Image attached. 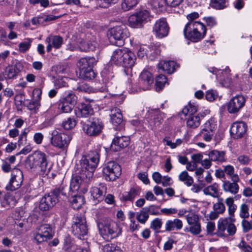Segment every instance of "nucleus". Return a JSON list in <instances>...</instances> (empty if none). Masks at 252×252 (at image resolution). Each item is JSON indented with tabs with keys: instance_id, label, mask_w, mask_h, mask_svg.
Segmentation results:
<instances>
[{
	"instance_id": "obj_50",
	"label": "nucleus",
	"mask_w": 252,
	"mask_h": 252,
	"mask_svg": "<svg viewBox=\"0 0 252 252\" xmlns=\"http://www.w3.org/2000/svg\"><path fill=\"white\" fill-rule=\"evenodd\" d=\"M167 79L164 75H158L156 80V89L157 91H160L166 83Z\"/></svg>"
},
{
	"instance_id": "obj_32",
	"label": "nucleus",
	"mask_w": 252,
	"mask_h": 252,
	"mask_svg": "<svg viewBox=\"0 0 252 252\" xmlns=\"http://www.w3.org/2000/svg\"><path fill=\"white\" fill-rule=\"evenodd\" d=\"M71 195L69 198V201L72 207L75 210L79 209L84 204V198L83 196L75 194Z\"/></svg>"
},
{
	"instance_id": "obj_60",
	"label": "nucleus",
	"mask_w": 252,
	"mask_h": 252,
	"mask_svg": "<svg viewBox=\"0 0 252 252\" xmlns=\"http://www.w3.org/2000/svg\"><path fill=\"white\" fill-rule=\"evenodd\" d=\"M162 224L161 219L156 218L151 223L150 228L155 231L161 228Z\"/></svg>"
},
{
	"instance_id": "obj_24",
	"label": "nucleus",
	"mask_w": 252,
	"mask_h": 252,
	"mask_svg": "<svg viewBox=\"0 0 252 252\" xmlns=\"http://www.w3.org/2000/svg\"><path fill=\"white\" fill-rule=\"evenodd\" d=\"M94 113V110L90 104H82L75 109V114L77 117H88Z\"/></svg>"
},
{
	"instance_id": "obj_37",
	"label": "nucleus",
	"mask_w": 252,
	"mask_h": 252,
	"mask_svg": "<svg viewBox=\"0 0 252 252\" xmlns=\"http://www.w3.org/2000/svg\"><path fill=\"white\" fill-rule=\"evenodd\" d=\"M224 155L225 153L223 151L213 150L209 153V157L212 161L223 162L225 160Z\"/></svg>"
},
{
	"instance_id": "obj_55",
	"label": "nucleus",
	"mask_w": 252,
	"mask_h": 252,
	"mask_svg": "<svg viewBox=\"0 0 252 252\" xmlns=\"http://www.w3.org/2000/svg\"><path fill=\"white\" fill-rule=\"evenodd\" d=\"M82 224H86L84 216L81 214H76L73 218L72 225H81Z\"/></svg>"
},
{
	"instance_id": "obj_29",
	"label": "nucleus",
	"mask_w": 252,
	"mask_h": 252,
	"mask_svg": "<svg viewBox=\"0 0 252 252\" xmlns=\"http://www.w3.org/2000/svg\"><path fill=\"white\" fill-rule=\"evenodd\" d=\"M123 60L124 62L122 65L125 67L131 68L135 64L136 57L132 52L126 49L125 56L123 57Z\"/></svg>"
},
{
	"instance_id": "obj_49",
	"label": "nucleus",
	"mask_w": 252,
	"mask_h": 252,
	"mask_svg": "<svg viewBox=\"0 0 252 252\" xmlns=\"http://www.w3.org/2000/svg\"><path fill=\"white\" fill-rule=\"evenodd\" d=\"M213 209L220 214H223L225 211V206L223 203V199L219 198L218 202L213 205Z\"/></svg>"
},
{
	"instance_id": "obj_26",
	"label": "nucleus",
	"mask_w": 252,
	"mask_h": 252,
	"mask_svg": "<svg viewBox=\"0 0 252 252\" xmlns=\"http://www.w3.org/2000/svg\"><path fill=\"white\" fill-rule=\"evenodd\" d=\"M97 61L94 57H85L80 59L77 63L79 70L87 69L89 67H93Z\"/></svg>"
},
{
	"instance_id": "obj_63",
	"label": "nucleus",
	"mask_w": 252,
	"mask_h": 252,
	"mask_svg": "<svg viewBox=\"0 0 252 252\" xmlns=\"http://www.w3.org/2000/svg\"><path fill=\"white\" fill-rule=\"evenodd\" d=\"M189 231L192 234L197 235L200 233L201 231V226L199 223L191 224L189 228Z\"/></svg>"
},
{
	"instance_id": "obj_28",
	"label": "nucleus",
	"mask_w": 252,
	"mask_h": 252,
	"mask_svg": "<svg viewBox=\"0 0 252 252\" xmlns=\"http://www.w3.org/2000/svg\"><path fill=\"white\" fill-rule=\"evenodd\" d=\"M182 227L183 222L181 220L178 219L168 220L165 224V230L167 231L179 230Z\"/></svg>"
},
{
	"instance_id": "obj_21",
	"label": "nucleus",
	"mask_w": 252,
	"mask_h": 252,
	"mask_svg": "<svg viewBox=\"0 0 252 252\" xmlns=\"http://www.w3.org/2000/svg\"><path fill=\"white\" fill-rule=\"evenodd\" d=\"M45 43L47 44L46 50L50 52L52 48L59 49L63 44V38L59 35H50L45 40Z\"/></svg>"
},
{
	"instance_id": "obj_25",
	"label": "nucleus",
	"mask_w": 252,
	"mask_h": 252,
	"mask_svg": "<svg viewBox=\"0 0 252 252\" xmlns=\"http://www.w3.org/2000/svg\"><path fill=\"white\" fill-rule=\"evenodd\" d=\"M111 122L116 126H121L123 125V116L120 109L113 108L111 109Z\"/></svg>"
},
{
	"instance_id": "obj_10",
	"label": "nucleus",
	"mask_w": 252,
	"mask_h": 252,
	"mask_svg": "<svg viewBox=\"0 0 252 252\" xmlns=\"http://www.w3.org/2000/svg\"><path fill=\"white\" fill-rule=\"evenodd\" d=\"M23 180L22 171L18 168L13 169L11 171L10 177L5 189L7 191H13L19 189L22 186Z\"/></svg>"
},
{
	"instance_id": "obj_15",
	"label": "nucleus",
	"mask_w": 252,
	"mask_h": 252,
	"mask_svg": "<svg viewBox=\"0 0 252 252\" xmlns=\"http://www.w3.org/2000/svg\"><path fill=\"white\" fill-rule=\"evenodd\" d=\"M106 188L104 186L94 187L90 189L91 199L94 204H96L103 200L106 194Z\"/></svg>"
},
{
	"instance_id": "obj_7",
	"label": "nucleus",
	"mask_w": 252,
	"mask_h": 252,
	"mask_svg": "<svg viewBox=\"0 0 252 252\" xmlns=\"http://www.w3.org/2000/svg\"><path fill=\"white\" fill-rule=\"evenodd\" d=\"M151 20V14L146 9L141 10L131 15L128 19V25L132 28H140Z\"/></svg>"
},
{
	"instance_id": "obj_59",
	"label": "nucleus",
	"mask_w": 252,
	"mask_h": 252,
	"mask_svg": "<svg viewBox=\"0 0 252 252\" xmlns=\"http://www.w3.org/2000/svg\"><path fill=\"white\" fill-rule=\"evenodd\" d=\"M103 252H123L120 247L113 244L106 245L103 247Z\"/></svg>"
},
{
	"instance_id": "obj_48",
	"label": "nucleus",
	"mask_w": 252,
	"mask_h": 252,
	"mask_svg": "<svg viewBox=\"0 0 252 252\" xmlns=\"http://www.w3.org/2000/svg\"><path fill=\"white\" fill-rule=\"evenodd\" d=\"M197 107L194 104L189 103L182 110V113L185 116H195V113L197 112Z\"/></svg>"
},
{
	"instance_id": "obj_6",
	"label": "nucleus",
	"mask_w": 252,
	"mask_h": 252,
	"mask_svg": "<svg viewBox=\"0 0 252 252\" xmlns=\"http://www.w3.org/2000/svg\"><path fill=\"white\" fill-rule=\"evenodd\" d=\"M236 232V227L230 218H220L217 223V230L215 234L219 237L233 236Z\"/></svg>"
},
{
	"instance_id": "obj_2",
	"label": "nucleus",
	"mask_w": 252,
	"mask_h": 252,
	"mask_svg": "<svg viewBox=\"0 0 252 252\" xmlns=\"http://www.w3.org/2000/svg\"><path fill=\"white\" fill-rule=\"evenodd\" d=\"M27 168L34 170L39 169L43 174L48 175L52 168L48 161V156L44 153L36 151L27 157L26 161Z\"/></svg>"
},
{
	"instance_id": "obj_8",
	"label": "nucleus",
	"mask_w": 252,
	"mask_h": 252,
	"mask_svg": "<svg viewBox=\"0 0 252 252\" xmlns=\"http://www.w3.org/2000/svg\"><path fill=\"white\" fill-rule=\"evenodd\" d=\"M51 134V144L60 149L66 148L71 139V137L69 135L62 132L60 129L57 128L52 131Z\"/></svg>"
},
{
	"instance_id": "obj_46",
	"label": "nucleus",
	"mask_w": 252,
	"mask_h": 252,
	"mask_svg": "<svg viewBox=\"0 0 252 252\" xmlns=\"http://www.w3.org/2000/svg\"><path fill=\"white\" fill-rule=\"evenodd\" d=\"M214 133H215L211 130L209 131L207 129L202 128L199 133L197 135V136L200 139L208 142L211 140Z\"/></svg>"
},
{
	"instance_id": "obj_5",
	"label": "nucleus",
	"mask_w": 252,
	"mask_h": 252,
	"mask_svg": "<svg viewBox=\"0 0 252 252\" xmlns=\"http://www.w3.org/2000/svg\"><path fill=\"white\" fill-rule=\"evenodd\" d=\"M108 37L110 42L118 46H122L124 40L129 35V32L124 25L116 26L108 31Z\"/></svg>"
},
{
	"instance_id": "obj_64",
	"label": "nucleus",
	"mask_w": 252,
	"mask_h": 252,
	"mask_svg": "<svg viewBox=\"0 0 252 252\" xmlns=\"http://www.w3.org/2000/svg\"><path fill=\"white\" fill-rule=\"evenodd\" d=\"M239 247L244 252H252V247L242 240L238 245Z\"/></svg>"
},
{
	"instance_id": "obj_3",
	"label": "nucleus",
	"mask_w": 252,
	"mask_h": 252,
	"mask_svg": "<svg viewBox=\"0 0 252 252\" xmlns=\"http://www.w3.org/2000/svg\"><path fill=\"white\" fill-rule=\"evenodd\" d=\"M97 225L100 234L104 239L116 238L122 233V229L118 224L111 220L100 219Z\"/></svg>"
},
{
	"instance_id": "obj_43",
	"label": "nucleus",
	"mask_w": 252,
	"mask_h": 252,
	"mask_svg": "<svg viewBox=\"0 0 252 252\" xmlns=\"http://www.w3.org/2000/svg\"><path fill=\"white\" fill-rule=\"evenodd\" d=\"M179 179L180 181L184 182V184L188 187L191 186L193 183V178L189 176L186 171H182L179 174Z\"/></svg>"
},
{
	"instance_id": "obj_31",
	"label": "nucleus",
	"mask_w": 252,
	"mask_h": 252,
	"mask_svg": "<svg viewBox=\"0 0 252 252\" xmlns=\"http://www.w3.org/2000/svg\"><path fill=\"white\" fill-rule=\"evenodd\" d=\"M126 48L117 49L115 50L111 57V62L117 65H122L123 57L125 56Z\"/></svg>"
},
{
	"instance_id": "obj_44",
	"label": "nucleus",
	"mask_w": 252,
	"mask_h": 252,
	"mask_svg": "<svg viewBox=\"0 0 252 252\" xmlns=\"http://www.w3.org/2000/svg\"><path fill=\"white\" fill-rule=\"evenodd\" d=\"M80 76L84 80H91L94 78L95 74L93 70V67H89L87 69L80 71Z\"/></svg>"
},
{
	"instance_id": "obj_42",
	"label": "nucleus",
	"mask_w": 252,
	"mask_h": 252,
	"mask_svg": "<svg viewBox=\"0 0 252 252\" xmlns=\"http://www.w3.org/2000/svg\"><path fill=\"white\" fill-rule=\"evenodd\" d=\"M139 0H123L122 9L125 11L133 9L138 3Z\"/></svg>"
},
{
	"instance_id": "obj_58",
	"label": "nucleus",
	"mask_w": 252,
	"mask_h": 252,
	"mask_svg": "<svg viewBox=\"0 0 252 252\" xmlns=\"http://www.w3.org/2000/svg\"><path fill=\"white\" fill-rule=\"evenodd\" d=\"M49 240L45 235L41 234L38 230L36 229L35 232L34 234L33 241L37 244H39L45 241H47Z\"/></svg>"
},
{
	"instance_id": "obj_20",
	"label": "nucleus",
	"mask_w": 252,
	"mask_h": 252,
	"mask_svg": "<svg viewBox=\"0 0 252 252\" xmlns=\"http://www.w3.org/2000/svg\"><path fill=\"white\" fill-rule=\"evenodd\" d=\"M74 106L60 98L59 103L52 105L49 108L48 111H54L55 113L60 112L69 113L72 111Z\"/></svg>"
},
{
	"instance_id": "obj_1",
	"label": "nucleus",
	"mask_w": 252,
	"mask_h": 252,
	"mask_svg": "<svg viewBox=\"0 0 252 252\" xmlns=\"http://www.w3.org/2000/svg\"><path fill=\"white\" fill-rule=\"evenodd\" d=\"M99 161V154L96 151H90L86 156H83L77 165L80 169V173L83 178L92 179Z\"/></svg>"
},
{
	"instance_id": "obj_38",
	"label": "nucleus",
	"mask_w": 252,
	"mask_h": 252,
	"mask_svg": "<svg viewBox=\"0 0 252 252\" xmlns=\"http://www.w3.org/2000/svg\"><path fill=\"white\" fill-rule=\"evenodd\" d=\"M41 234L45 235L49 240L52 238L53 235L52 229L50 225L48 224H43L40 225L37 229Z\"/></svg>"
},
{
	"instance_id": "obj_39",
	"label": "nucleus",
	"mask_w": 252,
	"mask_h": 252,
	"mask_svg": "<svg viewBox=\"0 0 252 252\" xmlns=\"http://www.w3.org/2000/svg\"><path fill=\"white\" fill-rule=\"evenodd\" d=\"M223 169L225 174L229 177L231 181H240L238 175L234 173V168L233 166L230 165L224 166Z\"/></svg>"
},
{
	"instance_id": "obj_22",
	"label": "nucleus",
	"mask_w": 252,
	"mask_h": 252,
	"mask_svg": "<svg viewBox=\"0 0 252 252\" xmlns=\"http://www.w3.org/2000/svg\"><path fill=\"white\" fill-rule=\"evenodd\" d=\"M224 180L222 182V188L225 192L236 194L239 192V186L237 183L239 181Z\"/></svg>"
},
{
	"instance_id": "obj_53",
	"label": "nucleus",
	"mask_w": 252,
	"mask_h": 252,
	"mask_svg": "<svg viewBox=\"0 0 252 252\" xmlns=\"http://www.w3.org/2000/svg\"><path fill=\"white\" fill-rule=\"evenodd\" d=\"M32 42V40L30 38H26L25 40L19 44V51L21 52L24 53L28 51Z\"/></svg>"
},
{
	"instance_id": "obj_56",
	"label": "nucleus",
	"mask_w": 252,
	"mask_h": 252,
	"mask_svg": "<svg viewBox=\"0 0 252 252\" xmlns=\"http://www.w3.org/2000/svg\"><path fill=\"white\" fill-rule=\"evenodd\" d=\"M75 120L71 118H68L66 120L63 121L62 126L64 129L69 130L73 128L76 125Z\"/></svg>"
},
{
	"instance_id": "obj_16",
	"label": "nucleus",
	"mask_w": 252,
	"mask_h": 252,
	"mask_svg": "<svg viewBox=\"0 0 252 252\" xmlns=\"http://www.w3.org/2000/svg\"><path fill=\"white\" fill-rule=\"evenodd\" d=\"M247 126L242 122L234 123L230 128V134L234 138L238 139L241 138L246 132Z\"/></svg>"
},
{
	"instance_id": "obj_19",
	"label": "nucleus",
	"mask_w": 252,
	"mask_h": 252,
	"mask_svg": "<svg viewBox=\"0 0 252 252\" xmlns=\"http://www.w3.org/2000/svg\"><path fill=\"white\" fill-rule=\"evenodd\" d=\"M148 122L152 129L159 126L162 122L164 114L158 110H152L149 113Z\"/></svg>"
},
{
	"instance_id": "obj_27",
	"label": "nucleus",
	"mask_w": 252,
	"mask_h": 252,
	"mask_svg": "<svg viewBox=\"0 0 252 252\" xmlns=\"http://www.w3.org/2000/svg\"><path fill=\"white\" fill-rule=\"evenodd\" d=\"M77 170L78 172L77 173L79 175L74 177L72 179L69 186L70 189L71 190L73 193L79 189L80 187L81 183L82 182V180H86V182H87V181H90V180H89V178H83L82 177L81 174L80 173V169L78 168Z\"/></svg>"
},
{
	"instance_id": "obj_4",
	"label": "nucleus",
	"mask_w": 252,
	"mask_h": 252,
	"mask_svg": "<svg viewBox=\"0 0 252 252\" xmlns=\"http://www.w3.org/2000/svg\"><path fill=\"white\" fill-rule=\"evenodd\" d=\"M184 34L186 38L193 42H197L205 36L206 28L201 22L189 21L185 27Z\"/></svg>"
},
{
	"instance_id": "obj_23",
	"label": "nucleus",
	"mask_w": 252,
	"mask_h": 252,
	"mask_svg": "<svg viewBox=\"0 0 252 252\" xmlns=\"http://www.w3.org/2000/svg\"><path fill=\"white\" fill-rule=\"evenodd\" d=\"M98 40L95 37H92L89 40L80 43L79 48L82 51H94L98 47Z\"/></svg>"
},
{
	"instance_id": "obj_14",
	"label": "nucleus",
	"mask_w": 252,
	"mask_h": 252,
	"mask_svg": "<svg viewBox=\"0 0 252 252\" xmlns=\"http://www.w3.org/2000/svg\"><path fill=\"white\" fill-rule=\"evenodd\" d=\"M59 190H54L51 194H46L40 200L39 205V209L43 211L49 210L58 201L57 195Z\"/></svg>"
},
{
	"instance_id": "obj_12",
	"label": "nucleus",
	"mask_w": 252,
	"mask_h": 252,
	"mask_svg": "<svg viewBox=\"0 0 252 252\" xmlns=\"http://www.w3.org/2000/svg\"><path fill=\"white\" fill-rule=\"evenodd\" d=\"M169 29L166 19L165 18H161L156 21L153 28V31L157 37L162 38L168 35Z\"/></svg>"
},
{
	"instance_id": "obj_61",
	"label": "nucleus",
	"mask_w": 252,
	"mask_h": 252,
	"mask_svg": "<svg viewBox=\"0 0 252 252\" xmlns=\"http://www.w3.org/2000/svg\"><path fill=\"white\" fill-rule=\"evenodd\" d=\"M148 214L152 215H160L161 214L158 211L159 207L155 205H150L148 207H144Z\"/></svg>"
},
{
	"instance_id": "obj_45",
	"label": "nucleus",
	"mask_w": 252,
	"mask_h": 252,
	"mask_svg": "<svg viewBox=\"0 0 252 252\" xmlns=\"http://www.w3.org/2000/svg\"><path fill=\"white\" fill-rule=\"evenodd\" d=\"M200 119L197 115L188 117L187 121V126L190 128H196L200 125Z\"/></svg>"
},
{
	"instance_id": "obj_33",
	"label": "nucleus",
	"mask_w": 252,
	"mask_h": 252,
	"mask_svg": "<svg viewBox=\"0 0 252 252\" xmlns=\"http://www.w3.org/2000/svg\"><path fill=\"white\" fill-rule=\"evenodd\" d=\"M203 192L205 195H210L214 198L218 197L219 196V185L215 183L205 188Z\"/></svg>"
},
{
	"instance_id": "obj_35",
	"label": "nucleus",
	"mask_w": 252,
	"mask_h": 252,
	"mask_svg": "<svg viewBox=\"0 0 252 252\" xmlns=\"http://www.w3.org/2000/svg\"><path fill=\"white\" fill-rule=\"evenodd\" d=\"M140 189L138 188H131L129 191L123 193V199L124 201H133L135 197L139 195Z\"/></svg>"
},
{
	"instance_id": "obj_36",
	"label": "nucleus",
	"mask_w": 252,
	"mask_h": 252,
	"mask_svg": "<svg viewBox=\"0 0 252 252\" xmlns=\"http://www.w3.org/2000/svg\"><path fill=\"white\" fill-rule=\"evenodd\" d=\"M61 99L67 102V103L74 106L77 102V97L72 92L67 91L62 95Z\"/></svg>"
},
{
	"instance_id": "obj_11",
	"label": "nucleus",
	"mask_w": 252,
	"mask_h": 252,
	"mask_svg": "<svg viewBox=\"0 0 252 252\" xmlns=\"http://www.w3.org/2000/svg\"><path fill=\"white\" fill-rule=\"evenodd\" d=\"M121 167L114 161L108 162L103 168V176L107 181L115 180L121 174Z\"/></svg>"
},
{
	"instance_id": "obj_62",
	"label": "nucleus",
	"mask_w": 252,
	"mask_h": 252,
	"mask_svg": "<svg viewBox=\"0 0 252 252\" xmlns=\"http://www.w3.org/2000/svg\"><path fill=\"white\" fill-rule=\"evenodd\" d=\"M241 223L244 232L252 230V220L248 221L245 219L242 220Z\"/></svg>"
},
{
	"instance_id": "obj_57",
	"label": "nucleus",
	"mask_w": 252,
	"mask_h": 252,
	"mask_svg": "<svg viewBox=\"0 0 252 252\" xmlns=\"http://www.w3.org/2000/svg\"><path fill=\"white\" fill-rule=\"evenodd\" d=\"M240 217L244 219L248 218L250 216L249 213V206L243 203L240 207Z\"/></svg>"
},
{
	"instance_id": "obj_18",
	"label": "nucleus",
	"mask_w": 252,
	"mask_h": 252,
	"mask_svg": "<svg viewBox=\"0 0 252 252\" xmlns=\"http://www.w3.org/2000/svg\"><path fill=\"white\" fill-rule=\"evenodd\" d=\"M130 138L128 136L116 135L114 138L111 144V148L117 151L126 147L129 144Z\"/></svg>"
},
{
	"instance_id": "obj_41",
	"label": "nucleus",
	"mask_w": 252,
	"mask_h": 252,
	"mask_svg": "<svg viewBox=\"0 0 252 252\" xmlns=\"http://www.w3.org/2000/svg\"><path fill=\"white\" fill-rule=\"evenodd\" d=\"M225 203L228 207V211L230 216L233 217L237 210V205L234 204V200L232 197H229L225 199Z\"/></svg>"
},
{
	"instance_id": "obj_30",
	"label": "nucleus",
	"mask_w": 252,
	"mask_h": 252,
	"mask_svg": "<svg viewBox=\"0 0 252 252\" xmlns=\"http://www.w3.org/2000/svg\"><path fill=\"white\" fill-rule=\"evenodd\" d=\"M72 232L78 238H83L88 233L87 224H82L81 225H72Z\"/></svg>"
},
{
	"instance_id": "obj_40",
	"label": "nucleus",
	"mask_w": 252,
	"mask_h": 252,
	"mask_svg": "<svg viewBox=\"0 0 252 252\" xmlns=\"http://www.w3.org/2000/svg\"><path fill=\"white\" fill-rule=\"evenodd\" d=\"M54 190H59V192L57 195V198L59 199L61 195L63 196V198L65 197H68L72 195L73 192L70 189V187L67 185H62L59 188L56 189Z\"/></svg>"
},
{
	"instance_id": "obj_47",
	"label": "nucleus",
	"mask_w": 252,
	"mask_h": 252,
	"mask_svg": "<svg viewBox=\"0 0 252 252\" xmlns=\"http://www.w3.org/2000/svg\"><path fill=\"white\" fill-rule=\"evenodd\" d=\"M214 133H215L211 130L209 131L207 129L202 128L199 133L197 135V136L200 139L208 142L211 140Z\"/></svg>"
},
{
	"instance_id": "obj_13",
	"label": "nucleus",
	"mask_w": 252,
	"mask_h": 252,
	"mask_svg": "<svg viewBox=\"0 0 252 252\" xmlns=\"http://www.w3.org/2000/svg\"><path fill=\"white\" fill-rule=\"evenodd\" d=\"M246 98L242 95L232 97L227 104V110L230 114H237L245 106Z\"/></svg>"
},
{
	"instance_id": "obj_54",
	"label": "nucleus",
	"mask_w": 252,
	"mask_h": 252,
	"mask_svg": "<svg viewBox=\"0 0 252 252\" xmlns=\"http://www.w3.org/2000/svg\"><path fill=\"white\" fill-rule=\"evenodd\" d=\"M217 125L216 122L215 121V119L211 118L208 120L204 124L203 128L209 130H211L212 132L215 133V131L217 128Z\"/></svg>"
},
{
	"instance_id": "obj_17",
	"label": "nucleus",
	"mask_w": 252,
	"mask_h": 252,
	"mask_svg": "<svg viewBox=\"0 0 252 252\" xmlns=\"http://www.w3.org/2000/svg\"><path fill=\"white\" fill-rule=\"evenodd\" d=\"M154 82V77L148 70H143L140 74L139 80L140 87L144 91L149 90Z\"/></svg>"
},
{
	"instance_id": "obj_9",
	"label": "nucleus",
	"mask_w": 252,
	"mask_h": 252,
	"mask_svg": "<svg viewBox=\"0 0 252 252\" xmlns=\"http://www.w3.org/2000/svg\"><path fill=\"white\" fill-rule=\"evenodd\" d=\"M101 121L97 118H93L82 124V130L89 136H96L99 135L103 128Z\"/></svg>"
},
{
	"instance_id": "obj_34",
	"label": "nucleus",
	"mask_w": 252,
	"mask_h": 252,
	"mask_svg": "<svg viewBox=\"0 0 252 252\" xmlns=\"http://www.w3.org/2000/svg\"><path fill=\"white\" fill-rule=\"evenodd\" d=\"M176 64V63L172 61H161L159 63L158 67L167 73L171 74L175 71Z\"/></svg>"
},
{
	"instance_id": "obj_52",
	"label": "nucleus",
	"mask_w": 252,
	"mask_h": 252,
	"mask_svg": "<svg viewBox=\"0 0 252 252\" xmlns=\"http://www.w3.org/2000/svg\"><path fill=\"white\" fill-rule=\"evenodd\" d=\"M211 5L217 9H221L227 5L226 0H211Z\"/></svg>"
},
{
	"instance_id": "obj_51",
	"label": "nucleus",
	"mask_w": 252,
	"mask_h": 252,
	"mask_svg": "<svg viewBox=\"0 0 252 252\" xmlns=\"http://www.w3.org/2000/svg\"><path fill=\"white\" fill-rule=\"evenodd\" d=\"M145 209L144 207L143 208L140 212L137 213L136 216L138 221L142 224H144L149 217L148 213Z\"/></svg>"
}]
</instances>
